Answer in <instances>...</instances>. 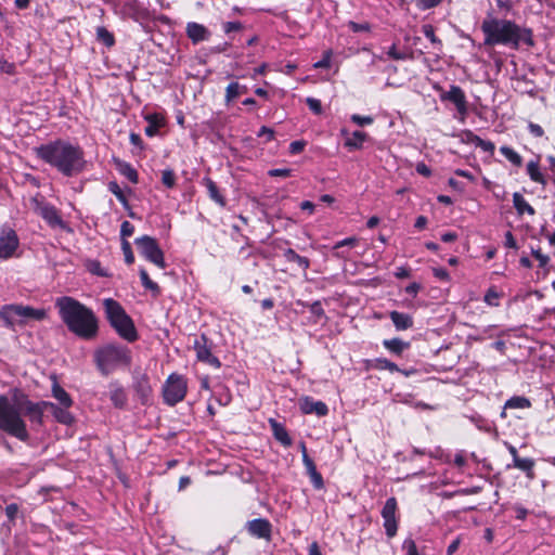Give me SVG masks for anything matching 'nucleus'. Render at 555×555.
Masks as SVG:
<instances>
[{
  "instance_id": "1",
  "label": "nucleus",
  "mask_w": 555,
  "mask_h": 555,
  "mask_svg": "<svg viewBox=\"0 0 555 555\" xmlns=\"http://www.w3.org/2000/svg\"><path fill=\"white\" fill-rule=\"evenodd\" d=\"M70 408L50 401L33 402L25 392L15 388L10 391V396H0V429L26 441L29 436L26 423L22 418L23 414L28 416L31 424L40 426L43 422V412L49 409L56 422L70 425L75 421Z\"/></svg>"
},
{
  "instance_id": "2",
  "label": "nucleus",
  "mask_w": 555,
  "mask_h": 555,
  "mask_svg": "<svg viewBox=\"0 0 555 555\" xmlns=\"http://www.w3.org/2000/svg\"><path fill=\"white\" fill-rule=\"evenodd\" d=\"M35 152L40 159L66 177L79 173L86 164L82 150L63 140L42 144Z\"/></svg>"
},
{
  "instance_id": "3",
  "label": "nucleus",
  "mask_w": 555,
  "mask_h": 555,
  "mask_svg": "<svg viewBox=\"0 0 555 555\" xmlns=\"http://www.w3.org/2000/svg\"><path fill=\"white\" fill-rule=\"evenodd\" d=\"M55 307L68 331L83 339H92L98 334V319L93 311L77 299L63 296L55 300Z\"/></svg>"
},
{
  "instance_id": "4",
  "label": "nucleus",
  "mask_w": 555,
  "mask_h": 555,
  "mask_svg": "<svg viewBox=\"0 0 555 555\" xmlns=\"http://www.w3.org/2000/svg\"><path fill=\"white\" fill-rule=\"evenodd\" d=\"M481 30L485 35V46L502 44L512 49H518L521 43L533 46L531 30L509 20L486 18L482 21Z\"/></svg>"
},
{
  "instance_id": "5",
  "label": "nucleus",
  "mask_w": 555,
  "mask_h": 555,
  "mask_svg": "<svg viewBox=\"0 0 555 555\" xmlns=\"http://www.w3.org/2000/svg\"><path fill=\"white\" fill-rule=\"evenodd\" d=\"M103 306L106 318L116 332L128 341L135 340L137 331L133 322L120 304L112 298H106L103 301Z\"/></svg>"
},
{
  "instance_id": "6",
  "label": "nucleus",
  "mask_w": 555,
  "mask_h": 555,
  "mask_svg": "<svg viewBox=\"0 0 555 555\" xmlns=\"http://www.w3.org/2000/svg\"><path fill=\"white\" fill-rule=\"evenodd\" d=\"M94 358L98 369L104 375H108L119 366L128 365L130 363L128 349L115 345H107L98 349Z\"/></svg>"
},
{
  "instance_id": "7",
  "label": "nucleus",
  "mask_w": 555,
  "mask_h": 555,
  "mask_svg": "<svg viewBox=\"0 0 555 555\" xmlns=\"http://www.w3.org/2000/svg\"><path fill=\"white\" fill-rule=\"evenodd\" d=\"M47 310L43 308H33L23 305H9L0 311L2 317L9 324L15 322H28L30 320L41 321L47 318Z\"/></svg>"
},
{
  "instance_id": "8",
  "label": "nucleus",
  "mask_w": 555,
  "mask_h": 555,
  "mask_svg": "<svg viewBox=\"0 0 555 555\" xmlns=\"http://www.w3.org/2000/svg\"><path fill=\"white\" fill-rule=\"evenodd\" d=\"M188 383L184 376L172 373L163 386V398L168 405H175L181 402L186 395Z\"/></svg>"
},
{
  "instance_id": "9",
  "label": "nucleus",
  "mask_w": 555,
  "mask_h": 555,
  "mask_svg": "<svg viewBox=\"0 0 555 555\" xmlns=\"http://www.w3.org/2000/svg\"><path fill=\"white\" fill-rule=\"evenodd\" d=\"M134 243L141 256L144 257L147 261L154 263L160 269L166 268L164 253L154 237L143 235L141 237H137Z\"/></svg>"
},
{
  "instance_id": "10",
  "label": "nucleus",
  "mask_w": 555,
  "mask_h": 555,
  "mask_svg": "<svg viewBox=\"0 0 555 555\" xmlns=\"http://www.w3.org/2000/svg\"><path fill=\"white\" fill-rule=\"evenodd\" d=\"M398 504L396 498L391 496L387 499L382 509V517L384 519V528L388 538H393L398 530L397 520Z\"/></svg>"
},
{
  "instance_id": "11",
  "label": "nucleus",
  "mask_w": 555,
  "mask_h": 555,
  "mask_svg": "<svg viewBox=\"0 0 555 555\" xmlns=\"http://www.w3.org/2000/svg\"><path fill=\"white\" fill-rule=\"evenodd\" d=\"M194 349L198 361L205 362L215 369H219L221 366L219 359L211 353V349L208 346L207 338L205 336H201L195 339Z\"/></svg>"
},
{
  "instance_id": "12",
  "label": "nucleus",
  "mask_w": 555,
  "mask_h": 555,
  "mask_svg": "<svg viewBox=\"0 0 555 555\" xmlns=\"http://www.w3.org/2000/svg\"><path fill=\"white\" fill-rule=\"evenodd\" d=\"M18 237L13 230H5L0 235V259H8L18 247Z\"/></svg>"
},
{
  "instance_id": "13",
  "label": "nucleus",
  "mask_w": 555,
  "mask_h": 555,
  "mask_svg": "<svg viewBox=\"0 0 555 555\" xmlns=\"http://www.w3.org/2000/svg\"><path fill=\"white\" fill-rule=\"evenodd\" d=\"M247 530L250 535L258 538L270 540L272 526L270 521L266 518H256L247 522Z\"/></svg>"
},
{
  "instance_id": "14",
  "label": "nucleus",
  "mask_w": 555,
  "mask_h": 555,
  "mask_svg": "<svg viewBox=\"0 0 555 555\" xmlns=\"http://www.w3.org/2000/svg\"><path fill=\"white\" fill-rule=\"evenodd\" d=\"M36 211L46 220L52 228H64L65 223L62 220L57 209L49 204H38Z\"/></svg>"
},
{
  "instance_id": "15",
  "label": "nucleus",
  "mask_w": 555,
  "mask_h": 555,
  "mask_svg": "<svg viewBox=\"0 0 555 555\" xmlns=\"http://www.w3.org/2000/svg\"><path fill=\"white\" fill-rule=\"evenodd\" d=\"M299 408L305 414H315L318 416H325L328 413L327 405L322 401H315L311 397H302L299 400Z\"/></svg>"
},
{
  "instance_id": "16",
  "label": "nucleus",
  "mask_w": 555,
  "mask_h": 555,
  "mask_svg": "<svg viewBox=\"0 0 555 555\" xmlns=\"http://www.w3.org/2000/svg\"><path fill=\"white\" fill-rule=\"evenodd\" d=\"M441 100L452 102L456 106V109L460 114H466V96L460 87L451 86L449 91L441 95Z\"/></svg>"
},
{
  "instance_id": "17",
  "label": "nucleus",
  "mask_w": 555,
  "mask_h": 555,
  "mask_svg": "<svg viewBox=\"0 0 555 555\" xmlns=\"http://www.w3.org/2000/svg\"><path fill=\"white\" fill-rule=\"evenodd\" d=\"M52 386L51 392L52 397L57 401L56 404L73 406L74 401L69 393L59 384L56 376H51Z\"/></svg>"
},
{
  "instance_id": "18",
  "label": "nucleus",
  "mask_w": 555,
  "mask_h": 555,
  "mask_svg": "<svg viewBox=\"0 0 555 555\" xmlns=\"http://www.w3.org/2000/svg\"><path fill=\"white\" fill-rule=\"evenodd\" d=\"M186 34L193 43L208 40L210 35L204 25L195 22H190L186 24Z\"/></svg>"
},
{
  "instance_id": "19",
  "label": "nucleus",
  "mask_w": 555,
  "mask_h": 555,
  "mask_svg": "<svg viewBox=\"0 0 555 555\" xmlns=\"http://www.w3.org/2000/svg\"><path fill=\"white\" fill-rule=\"evenodd\" d=\"M147 127L145 128V134L147 137H154L158 133V130L165 126V117L162 114L154 113L145 116Z\"/></svg>"
},
{
  "instance_id": "20",
  "label": "nucleus",
  "mask_w": 555,
  "mask_h": 555,
  "mask_svg": "<svg viewBox=\"0 0 555 555\" xmlns=\"http://www.w3.org/2000/svg\"><path fill=\"white\" fill-rule=\"evenodd\" d=\"M389 315H390V319H391L395 327L398 331L408 330L413 325L412 318L406 313L391 311Z\"/></svg>"
},
{
  "instance_id": "21",
  "label": "nucleus",
  "mask_w": 555,
  "mask_h": 555,
  "mask_svg": "<svg viewBox=\"0 0 555 555\" xmlns=\"http://www.w3.org/2000/svg\"><path fill=\"white\" fill-rule=\"evenodd\" d=\"M270 426L272 428L273 436L278 441H280L285 447H288L292 444V439L288 436V433L283 425L278 423L275 420L271 418Z\"/></svg>"
},
{
  "instance_id": "22",
  "label": "nucleus",
  "mask_w": 555,
  "mask_h": 555,
  "mask_svg": "<svg viewBox=\"0 0 555 555\" xmlns=\"http://www.w3.org/2000/svg\"><path fill=\"white\" fill-rule=\"evenodd\" d=\"M367 140V134L363 131H353L350 137L346 138L345 146L349 150H360Z\"/></svg>"
},
{
  "instance_id": "23",
  "label": "nucleus",
  "mask_w": 555,
  "mask_h": 555,
  "mask_svg": "<svg viewBox=\"0 0 555 555\" xmlns=\"http://www.w3.org/2000/svg\"><path fill=\"white\" fill-rule=\"evenodd\" d=\"M109 398L117 408H122L127 402V395L122 387L117 384H111Z\"/></svg>"
},
{
  "instance_id": "24",
  "label": "nucleus",
  "mask_w": 555,
  "mask_h": 555,
  "mask_svg": "<svg viewBox=\"0 0 555 555\" xmlns=\"http://www.w3.org/2000/svg\"><path fill=\"white\" fill-rule=\"evenodd\" d=\"M203 184L206 186L209 197L215 203H217L221 207L225 206L224 197L220 194L216 183L210 178H204Z\"/></svg>"
},
{
  "instance_id": "25",
  "label": "nucleus",
  "mask_w": 555,
  "mask_h": 555,
  "mask_svg": "<svg viewBox=\"0 0 555 555\" xmlns=\"http://www.w3.org/2000/svg\"><path fill=\"white\" fill-rule=\"evenodd\" d=\"M513 204L515 209L519 215L528 214L530 216L534 215V209L532 206L525 199V197L519 193H514L513 195Z\"/></svg>"
},
{
  "instance_id": "26",
  "label": "nucleus",
  "mask_w": 555,
  "mask_h": 555,
  "mask_svg": "<svg viewBox=\"0 0 555 555\" xmlns=\"http://www.w3.org/2000/svg\"><path fill=\"white\" fill-rule=\"evenodd\" d=\"M246 91V86L240 85L237 81H232L228 85L225 89L224 100L227 103H230L242 93H245Z\"/></svg>"
},
{
  "instance_id": "27",
  "label": "nucleus",
  "mask_w": 555,
  "mask_h": 555,
  "mask_svg": "<svg viewBox=\"0 0 555 555\" xmlns=\"http://www.w3.org/2000/svg\"><path fill=\"white\" fill-rule=\"evenodd\" d=\"M527 173L533 182L545 184V179L538 162L531 160L527 164Z\"/></svg>"
},
{
  "instance_id": "28",
  "label": "nucleus",
  "mask_w": 555,
  "mask_h": 555,
  "mask_svg": "<svg viewBox=\"0 0 555 555\" xmlns=\"http://www.w3.org/2000/svg\"><path fill=\"white\" fill-rule=\"evenodd\" d=\"M514 467L525 472L527 474V477L532 479L534 477L533 467H534V461L532 459L526 457V459H516L515 463H513Z\"/></svg>"
},
{
  "instance_id": "29",
  "label": "nucleus",
  "mask_w": 555,
  "mask_h": 555,
  "mask_svg": "<svg viewBox=\"0 0 555 555\" xmlns=\"http://www.w3.org/2000/svg\"><path fill=\"white\" fill-rule=\"evenodd\" d=\"M501 154L513 165L520 167L522 164V157L512 147L509 146H501L500 147Z\"/></svg>"
},
{
  "instance_id": "30",
  "label": "nucleus",
  "mask_w": 555,
  "mask_h": 555,
  "mask_svg": "<svg viewBox=\"0 0 555 555\" xmlns=\"http://www.w3.org/2000/svg\"><path fill=\"white\" fill-rule=\"evenodd\" d=\"M118 171L125 176L130 182L137 183L138 182V172L137 170L128 163L119 162L118 163Z\"/></svg>"
},
{
  "instance_id": "31",
  "label": "nucleus",
  "mask_w": 555,
  "mask_h": 555,
  "mask_svg": "<svg viewBox=\"0 0 555 555\" xmlns=\"http://www.w3.org/2000/svg\"><path fill=\"white\" fill-rule=\"evenodd\" d=\"M383 345L386 349L397 354H400L405 348L409 347L408 343H404L399 338L386 339L384 340Z\"/></svg>"
},
{
  "instance_id": "32",
  "label": "nucleus",
  "mask_w": 555,
  "mask_h": 555,
  "mask_svg": "<svg viewBox=\"0 0 555 555\" xmlns=\"http://www.w3.org/2000/svg\"><path fill=\"white\" fill-rule=\"evenodd\" d=\"M96 38L108 48L115 44L114 35L103 26L96 28Z\"/></svg>"
},
{
  "instance_id": "33",
  "label": "nucleus",
  "mask_w": 555,
  "mask_h": 555,
  "mask_svg": "<svg viewBox=\"0 0 555 555\" xmlns=\"http://www.w3.org/2000/svg\"><path fill=\"white\" fill-rule=\"evenodd\" d=\"M530 406V401L525 397H513L505 402L506 409H528Z\"/></svg>"
},
{
  "instance_id": "34",
  "label": "nucleus",
  "mask_w": 555,
  "mask_h": 555,
  "mask_svg": "<svg viewBox=\"0 0 555 555\" xmlns=\"http://www.w3.org/2000/svg\"><path fill=\"white\" fill-rule=\"evenodd\" d=\"M139 274H140V279H141L142 285L146 289H150L154 294H158L159 293L158 285L150 279V276H149V274H147V272H146V270L144 268L140 269Z\"/></svg>"
},
{
  "instance_id": "35",
  "label": "nucleus",
  "mask_w": 555,
  "mask_h": 555,
  "mask_svg": "<svg viewBox=\"0 0 555 555\" xmlns=\"http://www.w3.org/2000/svg\"><path fill=\"white\" fill-rule=\"evenodd\" d=\"M285 257L288 261H294L296 262L299 267H301L302 269H307L309 267V260L306 258V257H302L300 255H298L295 250L293 249H287L285 251Z\"/></svg>"
},
{
  "instance_id": "36",
  "label": "nucleus",
  "mask_w": 555,
  "mask_h": 555,
  "mask_svg": "<svg viewBox=\"0 0 555 555\" xmlns=\"http://www.w3.org/2000/svg\"><path fill=\"white\" fill-rule=\"evenodd\" d=\"M472 143L475 146L480 147L483 152L492 154L494 152V144L491 141L483 140L477 135H474L472 139Z\"/></svg>"
},
{
  "instance_id": "37",
  "label": "nucleus",
  "mask_w": 555,
  "mask_h": 555,
  "mask_svg": "<svg viewBox=\"0 0 555 555\" xmlns=\"http://www.w3.org/2000/svg\"><path fill=\"white\" fill-rule=\"evenodd\" d=\"M483 301L490 307H498L500 305V294L491 287L487 291Z\"/></svg>"
},
{
  "instance_id": "38",
  "label": "nucleus",
  "mask_w": 555,
  "mask_h": 555,
  "mask_svg": "<svg viewBox=\"0 0 555 555\" xmlns=\"http://www.w3.org/2000/svg\"><path fill=\"white\" fill-rule=\"evenodd\" d=\"M176 175L172 169H165L162 172V182L168 188L172 189L176 185Z\"/></svg>"
},
{
  "instance_id": "39",
  "label": "nucleus",
  "mask_w": 555,
  "mask_h": 555,
  "mask_svg": "<svg viewBox=\"0 0 555 555\" xmlns=\"http://www.w3.org/2000/svg\"><path fill=\"white\" fill-rule=\"evenodd\" d=\"M375 366L378 370H387L389 372H400V369L397 366V364H395L393 362H391L385 358L376 359Z\"/></svg>"
},
{
  "instance_id": "40",
  "label": "nucleus",
  "mask_w": 555,
  "mask_h": 555,
  "mask_svg": "<svg viewBox=\"0 0 555 555\" xmlns=\"http://www.w3.org/2000/svg\"><path fill=\"white\" fill-rule=\"evenodd\" d=\"M121 250L124 253L126 263L132 264L134 262V255L128 240H121Z\"/></svg>"
},
{
  "instance_id": "41",
  "label": "nucleus",
  "mask_w": 555,
  "mask_h": 555,
  "mask_svg": "<svg viewBox=\"0 0 555 555\" xmlns=\"http://www.w3.org/2000/svg\"><path fill=\"white\" fill-rule=\"evenodd\" d=\"M422 31L427 39H429L434 44L441 46V41L436 37L435 29L431 25L426 24L422 27Z\"/></svg>"
},
{
  "instance_id": "42",
  "label": "nucleus",
  "mask_w": 555,
  "mask_h": 555,
  "mask_svg": "<svg viewBox=\"0 0 555 555\" xmlns=\"http://www.w3.org/2000/svg\"><path fill=\"white\" fill-rule=\"evenodd\" d=\"M387 55L389 59H392V60H406L408 57H410V55L405 52H401V51H398L396 44H392L388 51H387Z\"/></svg>"
},
{
  "instance_id": "43",
  "label": "nucleus",
  "mask_w": 555,
  "mask_h": 555,
  "mask_svg": "<svg viewBox=\"0 0 555 555\" xmlns=\"http://www.w3.org/2000/svg\"><path fill=\"white\" fill-rule=\"evenodd\" d=\"M532 256L539 261V266L544 268L550 262V257L541 251V249H531Z\"/></svg>"
},
{
  "instance_id": "44",
  "label": "nucleus",
  "mask_w": 555,
  "mask_h": 555,
  "mask_svg": "<svg viewBox=\"0 0 555 555\" xmlns=\"http://www.w3.org/2000/svg\"><path fill=\"white\" fill-rule=\"evenodd\" d=\"M351 121L358 126H367L373 124L374 119L371 116H361L358 114H353L350 117Z\"/></svg>"
},
{
  "instance_id": "45",
  "label": "nucleus",
  "mask_w": 555,
  "mask_h": 555,
  "mask_svg": "<svg viewBox=\"0 0 555 555\" xmlns=\"http://www.w3.org/2000/svg\"><path fill=\"white\" fill-rule=\"evenodd\" d=\"M306 103L314 114L320 115L322 113V105L320 100L315 98H307Z\"/></svg>"
},
{
  "instance_id": "46",
  "label": "nucleus",
  "mask_w": 555,
  "mask_h": 555,
  "mask_svg": "<svg viewBox=\"0 0 555 555\" xmlns=\"http://www.w3.org/2000/svg\"><path fill=\"white\" fill-rule=\"evenodd\" d=\"M134 227L129 221H124L120 225L121 240H127L133 234Z\"/></svg>"
},
{
  "instance_id": "47",
  "label": "nucleus",
  "mask_w": 555,
  "mask_h": 555,
  "mask_svg": "<svg viewBox=\"0 0 555 555\" xmlns=\"http://www.w3.org/2000/svg\"><path fill=\"white\" fill-rule=\"evenodd\" d=\"M309 476L315 489H322L324 487L322 475L318 470H313Z\"/></svg>"
},
{
  "instance_id": "48",
  "label": "nucleus",
  "mask_w": 555,
  "mask_h": 555,
  "mask_svg": "<svg viewBox=\"0 0 555 555\" xmlns=\"http://www.w3.org/2000/svg\"><path fill=\"white\" fill-rule=\"evenodd\" d=\"M402 547L406 551V555H420L416 544L412 539L404 540Z\"/></svg>"
},
{
  "instance_id": "49",
  "label": "nucleus",
  "mask_w": 555,
  "mask_h": 555,
  "mask_svg": "<svg viewBox=\"0 0 555 555\" xmlns=\"http://www.w3.org/2000/svg\"><path fill=\"white\" fill-rule=\"evenodd\" d=\"M305 147H306V141H304V140L293 141L289 144V153L293 155L299 154L304 151Z\"/></svg>"
},
{
  "instance_id": "50",
  "label": "nucleus",
  "mask_w": 555,
  "mask_h": 555,
  "mask_svg": "<svg viewBox=\"0 0 555 555\" xmlns=\"http://www.w3.org/2000/svg\"><path fill=\"white\" fill-rule=\"evenodd\" d=\"M268 175L270 177H282L287 178L292 176V169L289 168H276V169H270L268 171Z\"/></svg>"
},
{
  "instance_id": "51",
  "label": "nucleus",
  "mask_w": 555,
  "mask_h": 555,
  "mask_svg": "<svg viewBox=\"0 0 555 555\" xmlns=\"http://www.w3.org/2000/svg\"><path fill=\"white\" fill-rule=\"evenodd\" d=\"M331 56L332 52L326 51L322 57V60L314 63V68H328L331 66Z\"/></svg>"
},
{
  "instance_id": "52",
  "label": "nucleus",
  "mask_w": 555,
  "mask_h": 555,
  "mask_svg": "<svg viewBox=\"0 0 555 555\" xmlns=\"http://www.w3.org/2000/svg\"><path fill=\"white\" fill-rule=\"evenodd\" d=\"M108 190L122 203L126 202V197L116 182H111L108 184Z\"/></svg>"
},
{
  "instance_id": "53",
  "label": "nucleus",
  "mask_w": 555,
  "mask_h": 555,
  "mask_svg": "<svg viewBox=\"0 0 555 555\" xmlns=\"http://www.w3.org/2000/svg\"><path fill=\"white\" fill-rule=\"evenodd\" d=\"M89 270L90 272H92L93 274H96L99 276H107V272L106 270H104L100 262L98 261H92L90 264H89Z\"/></svg>"
},
{
  "instance_id": "54",
  "label": "nucleus",
  "mask_w": 555,
  "mask_h": 555,
  "mask_svg": "<svg viewBox=\"0 0 555 555\" xmlns=\"http://www.w3.org/2000/svg\"><path fill=\"white\" fill-rule=\"evenodd\" d=\"M433 274L435 278L441 281H450V274L444 268H433Z\"/></svg>"
},
{
  "instance_id": "55",
  "label": "nucleus",
  "mask_w": 555,
  "mask_h": 555,
  "mask_svg": "<svg viewBox=\"0 0 555 555\" xmlns=\"http://www.w3.org/2000/svg\"><path fill=\"white\" fill-rule=\"evenodd\" d=\"M18 514V506L17 504H9L5 507V515L9 518L10 521H14L16 516Z\"/></svg>"
},
{
  "instance_id": "56",
  "label": "nucleus",
  "mask_w": 555,
  "mask_h": 555,
  "mask_svg": "<svg viewBox=\"0 0 555 555\" xmlns=\"http://www.w3.org/2000/svg\"><path fill=\"white\" fill-rule=\"evenodd\" d=\"M302 462H304V465H305L308 474H311L313 470H317V467H315L313 461L308 456L305 448H304V454H302Z\"/></svg>"
},
{
  "instance_id": "57",
  "label": "nucleus",
  "mask_w": 555,
  "mask_h": 555,
  "mask_svg": "<svg viewBox=\"0 0 555 555\" xmlns=\"http://www.w3.org/2000/svg\"><path fill=\"white\" fill-rule=\"evenodd\" d=\"M257 135H258L259 138L266 137V140H267V141H271V140L274 138V131H273V129H271V128H269V127L262 126V127L259 129V131H258Z\"/></svg>"
},
{
  "instance_id": "58",
  "label": "nucleus",
  "mask_w": 555,
  "mask_h": 555,
  "mask_svg": "<svg viewBox=\"0 0 555 555\" xmlns=\"http://www.w3.org/2000/svg\"><path fill=\"white\" fill-rule=\"evenodd\" d=\"M504 245H505V247L512 248V249H517L518 248L517 242H516L513 233L509 232V231L505 233Z\"/></svg>"
},
{
  "instance_id": "59",
  "label": "nucleus",
  "mask_w": 555,
  "mask_h": 555,
  "mask_svg": "<svg viewBox=\"0 0 555 555\" xmlns=\"http://www.w3.org/2000/svg\"><path fill=\"white\" fill-rule=\"evenodd\" d=\"M415 170L424 177H429L431 175L430 168L423 162L416 164Z\"/></svg>"
},
{
  "instance_id": "60",
  "label": "nucleus",
  "mask_w": 555,
  "mask_h": 555,
  "mask_svg": "<svg viewBox=\"0 0 555 555\" xmlns=\"http://www.w3.org/2000/svg\"><path fill=\"white\" fill-rule=\"evenodd\" d=\"M242 28V24L240 22H227L223 24L224 33L229 34L235 30H240Z\"/></svg>"
},
{
  "instance_id": "61",
  "label": "nucleus",
  "mask_w": 555,
  "mask_h": 555,
  "mask_svg": "<svg viewBox=\"0 0 555 555\" xmlns=\"http://www.w3.org/2000/svg\"><path fill=\"white\" fill-rule=\"evenodd\" d=\"M528 129L530 133L537 138L542 137L544 133L543 128L538 124L530 122Z\"/></svg>"
},
{
  "instance_id": "62",
  "label": "nucleus",
  "mask_w": 555,
  "mask_h": 555,
  "mask_svg": "<svg viewBox=\"0 0 555 555\" xmlns=\"http://www.w3.org/2000/svg\"><path fill=\"white\" fill-rule=\"evenodd\" d=\"M358 240L356 237H347L339 242H337L334 246L335 249L340 248L343 246H354L357 244Z\"/></svg>"
},
{
  "instance_id": "63",
  "label": "nucleus",
  "mask_w": 555,
  "mask_h": 555,
  "mask_svg": "<svg viewBox=\"0 0 555 555\" xmlns=\"http://www.w3.org/2000/svg\"><path fill=\"white\" fill-rule=\"evenodd\" d=\"M268 65L266 63L261 64L259 67H256L253 70L251 78L256 79L259 75H264L267 73Z\"/></svg>"
},
{
  "instance_id": "64",
  "label": "nucleus",
  "mask_w": 555,
  "mask_h": 555,
  "mask_svg": "<svg viewBox=\"0 0 555 555\" xmlns=\"http://www.w3.org/2000/svg\"><path fill=\"white\" fill-rule=\"evenodd\" d=\"M308 555H322L319 544L317 542H312L309 545Z\"/></svg>"
}]
</instances>
